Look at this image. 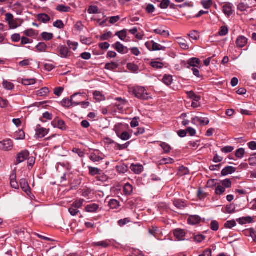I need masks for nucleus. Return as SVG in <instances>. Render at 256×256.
<instances>
[{
    "mask_svg": "<svg viewBox=\"0 0 256 256\" xmlns=\"http://www.w3.org/2000/svg\"><path fill=\"white\" fill-rule=\"evenodd\" d=\"M131 92L134 96L142 100H148L151 98L150 94L148 93L144 87L138 86L134 87L131 89Z\"/></svg>",
    "mask_w": 256,
    "mask_h": 256,
    "instance_id": "obj_1",
    "label": "nucleus"
},
{
    "mask_svg": "<svg viewBox=\"0 0 256 256\" xmlns=\"http://www.w3.org/2000/svg\"><path fill=\"white\" fill-rule=\"evenodd\" d=\"M6 20L8 22L10 28H16L20 26L21 21L18 19H14V16L10 13L6 14Z\"/></svg>",
    "mask_w": 256,
    "mask_h": 256,
    "instance_id": "obj_2",
    "label": "nucleus"
},
{
    "mask_svg": "<svg viewBox=\"0 0 256 256\" xmlns=\"http://www.w3.org/2000/svg\"><path fill=\"white\" fill-rule=\"evenodd\" d=\"M77 96H79L80 97L82 96V95L80 93H76L73 94L70 99L68 98H65L62 100V104L64 106H66L67 108H69L70 106H78V102L75 101L74 98H76Z\"/></svg>",
    "mask_w": 256,
    "mask_h": 256,
    "instance_id": "obj_3",
    "label": "nucleus"
},
{
    "mask_svg": "<svg viewBox=\"0 0 256 256\" xmlns=\"http://www.w3.org/2000/svg\"><path fill=\"white\" fill-rule=\"evenodd\" d=\"M13 142L10 139H6L0 142V150L3 151H10L12 149Z\"/></svg>",
    "mask_w": 256,
    "mask_h": 256,
    "instance_id": "obj_4",
    "label": "nucleus"
},
{
    "mask_svg": "<svg viewBox=\"0 0 256 256\" xmlns=\"http://www.w3.org/2000/svg\"><path fill=\"white\" fill-rule=\"evenodd\" d=\"M172 233L175 238L176 240L182 241L185 240L186 232L184 230L176 228L172 230Z\"/></svg>",
    "mask_w": 256,
    "mask_h": 256,
    "instance_id": "obj_5",
    "label": "nucleus"
},
{
    "mask_svg": "<svg viewBox=\"0 0 256 256\" xmlns=\"http://www.w3.org/2000/svg\"><path fill=\"white\" fill-rule=\"evenodd\" d=\"M52 125L54 128H58L61 130H65L67 128V126L65 122L62 119L58 118H56L52 122Z\"/></svg>",
    "mask_w": 256,
    "mask_h": 256,
    "instance_id": "obj_6",
    "label": "nucleus"
},
{
    "mask_svg": "<svg viewBox=\"0 0 256 256\" xmlns=\"http://www.w3.org/2000/svg\"><path fill=\"white\" fill-rule=\"evenodd\" d=\"M35 130L36 136L42 138H44L49 132L50 129L42 128L40 124H38L36 126Z\"/></svg>",
    "mask_w": 256,
    "mask_h": 256,
    "instance_id": "obj_7",
    "label": "nucleus"
},
{
    "mask_svg": "<svg viewBox=\"0 0 256 256\" xmlns=\"http://www.w3.org/2000/svg\"><path fill=\"white\" fill-rule=\"evenodd\" d=\"M58 50L60 56L62 58H68L71 56V52L66 46H60Z\"/></svg>",
    "mask_w": 256,
    "mask_h": 256,
    "instance_id": "obj_8",
    "label": "nucleus"
},
{
    "mask_svg": "<svg viewBox=\"0 0 256 256\" xmlns=\"http://www.w3.org/2000/svg\"><path fill=\"white\" fill-rule=\"evenodd\" d=\"M30 156V152L27 150L22 151L18 154L16 164L24 162Z\"/></svg>",
    "mask_w": 256,
    "mask_h": 256,
    "instance_id": "obj_9",
    "label": "nucleus"
},
{
    "mask_svg": "<svg viewBox=\"0 0 256 256\" xmlns=\"http://www.w3.org/2000/svg\"><path fill=\"white\" fill-rule=\"evenodd\" d=\"M146 46L150 50H161L162 48L161 45L154 42L152 40L146 42Z\"/></svg>",
    "mask_w": 256,
    "mask_h": 256,
    "instance_id": "obj_10",
    "label": "nucleus"
},
{
    "mask_svg": "<svg viewBox=\"0 0 256 256\" xmlns=\"http://www.w3.org/2000/svg\"><path fill=\"white\" fill-rule=\"evenodd\" d=\"M192 122L194 124L200 126H206L208 124V120L202 117L196 116L192 118Z\"/></svg>",
    "mask_w": 256,
    "mask_h": 256,
    "instance_id": "obj_11",
    "label": "nucleus"
},
{
    "mask_svg": "<svg viewBox=\"0 0 256 256\" xmlns=\"http://www.w3.org/2000/svg\"><path fill=\"white\" fill-rule=\"evenodd\" d=\"M16 170H14L12 171V174L10 176V184L11 186L15 189H18L19 186L18 182L16 180Z\"/></svg>",
    "mask_w": 256,
    "mask_h": 256,
    "instance_id": "obj_12",
    "label": "nucleus"
},
{
    "mask_svg": "<svg viewBox=\"0 0 256 256\" xmlns=\"http://www.w3.org/2000/svg\"><path fill=\"white\" fill-rule=\"evenodd\" d=\"M232 6V4L228 3L224 4L222 7V11L228 17L232 16L234 13Z\"/></svg>",
    "mask_w": 256,
    "mask_h": 256,
    "instance_id": "obj_13",
    "label": "nucleus"
},
{
    "mask_svg": "<svg viewBox=\"0 0 256 256\" xmlns=\"http://www.w3.org/2000/svg\"><path fill=\"white\" fill-rule=\"evenodd\" d=\"M20 186L22 190L28 194L30 192V188L27 180L24 178H22L20 180Z\"/></svg>",
    "mask_w": 256,
    "mask_h": 256,
    "instance_id": "obj_14",
    "label": "nucleus"
},
{
    "mask_svg": "<svg viewBox=\"0 0 256 256\" xmlns=\"http://www.w3.org/2000/svg\"><path fill=\"white\" fill-rule=\"evenodd\" d=\"M188 68H198L200 64V60L198 58H193L188 60Z\"/></svg>",
    "mask_w": 256,
    "mask_h": 256,
    "instance_id": "obj_15",
    "label": "nucleus"
},
{
    "mask_svg": "<svg viewBox=\"0 0 256 256\" xmlns=\"http://www.w3.org/2000/svg\"><path fill=\"white\" fill-rule=\"evenodd\" d=\"M236 168L231 166H227L225 167L222 171L221 174L222 176H226L228 174L234 173L236 171Z\"/></svg>",
    "mask_w": 256,
    "mask_h": 256,
    "instance_id": "obj_16",
    "label": "nucleus"
},
{
    "mask_svg": "<svg viewBox=\"0 0 256 256\" xmlns=\"http://www.w3.org/2000/svg\"><path fill=\"white\" fill-rule=\"evenodd\" d=\"M236 221L241 225H244L246 224H250L254 222L253 218L250 216L240 218H238Z\"/></svg>",
    "mask_w": 256,
    "mask_h": 256,
    "instance_id": "obj_17",
    "label": "nucleus"
},
{
    "mask_svg": "<svg viewBox=\"0 0 256 256\" xmlns=\"http://www.w3.org/2000/svg\"><path fill=\"white\" fill-rule=\"evenodd\" d=\"M201 220V218L198 216H189L188 222L190 224L194 225L198 224Z\"/></svg>",
    "mask_w": 256,
    "mask_h": 256,
    "instance_id": "obj_18",
    "label": "nucleus"
},
{
    "mask_svg": "<svg viewBox=\"0 0 256 256\" xmlns=\"http://www.w3.org/2000/svg\"><path fill=\"white\" fill-rule=\"evenodd\" d=\"M123 192L126 196H130L133 192V186L130 183H126L123 188Z\"/></svg>",
    "mask_w": 256,
    "mask_h": 256,
    "instance_id": "obj_19",
    "label": "nucleus"
},
{
    "mask_svg": "<svg viewBox=\"0 0 256 256\" xmlns=\"http://www.w3.org/2000/svg\"><path fill=\"white\" fill-rule=\"evenodd\" d=\"M99 205L96 204H92L87 205L85 208V210L88 212H95L99 208Z\"/></svg>",
    "mask_w": 256,
    "mask_h": 256,
    "instance_id": "obj_20",
    "label": "nucleus"
},
{
    "mask_svg": "<svg viewBox=\"0 0 256 256\" xmlns=\"http://www.w3.org/2000/svg\"><path fill=\"white\" fill-rule=\"evenodd\" d=\"M108 206L111 209L116 210L120 206V204L118 200L115 199H112L108 202Z\"/></svg>",
    "mask_w": 256,
    "mask_h": 256,
    "instance_id": "obj_21",
    "label": "nucleus"
},
{
    "mask_svg": "<svg viewBox=\"0 0 256 256\" xmlns=\"http://www.w3.org/2000/svg\"><path fill=\"white\" fill-rule=\"evenodd\" d=\"M110 143L112 144L114 143L116 144L115 149L117 150H122L126 148L130 145V142H127L125 144H120L118 143L114 142V140H110Z\"/></svg>",
    "mask_w": 256,
    "mask_h": 256,
    "instance_id": "obj_22",
    "label": "nucleus"
},
{
    "mask_svg": "<svg viewBox=\"0 0 256 256\" xmlns=\"http://www.w3.org/2000/svg\"><path fill=\"white\" fill-rule=\"evenodd\" d=\"M159 2L158 6L162 9H166L170 5V0H154Z\"/></svg>",
    "mask_w": 256,
    "mask_h": 256,
    "instance_id": "obj_23",
    "label": "nucleus"
},
{
    "mask_svg": "<svg viewBox=\"0 0 256 256\" xmlns=\"http://www.w3.org/2000/svg\"><path fill=\"white\" fill-rule=\"evenodd\" d=\"M247 38L244 36H241L238 38L236 43L238 46L240 48L244 47L247 43Z\"/></svg>",
    "mask_w": 256,
    "mask_h": 256,
    "instance_id": "obj_24",
    "label": "nucleus"
},
{
    "mask_svg": "<svg viewBox=\"0 0 256 256\" xmlns=\"http://www.w3.org/2000/svg\"><path fill=\"white\" fill-rule=\"evenodd\" d=\"M130 168L136 174H140L143 170V166L140 164H132Z\"/></svg>",
    "mask_w": 256,
    "mask_h": 256,
    "instance_id": "obj_25",
    "label": "nucleus"
},
{
    "mask_svg": "<svg viewBox=\"0 0 256 256\" xmlns=\"http://www.w3.org/2000/svg\"><path fill=\"white\" fill-rule=\"evenodd\" d=\"M50 92V90L48 88L44 87L36 91V95L39 96H46Z\"/></svg>",
    "mask_w": 256,
    "mask_h": 256,
    "instance_id": "obj_26",
    "label": "nucleus"
},
{
    "mask_svg": "<svg viewBox=\"0 0 256 256\" xmlns=\"http://www.w3.org/2000/svg\"><path fill=\"white\" fill-rule=\"evenodd\" d=\"M118 67V64L115 62L106 63L105 65V69L109 70H114Z\"/></svg>",
    "mask_w": 256,
    "mask_h": 256,
    "instance_id": "obj_27",
    "label": "nucleus"
},
{
    "mask_svg": "<svg viewBox=\"0 0 256 256\" xmlns=\"http://www.w3.org/2000/svg\"><path fill=\"white\" fill-rule=\"evenodd\" d=\"M190 172V170L188 168L184 166H180L178 172V175L179 176H182L186 174H188Z\"/></svg>",
    "mask_w": 256,
    "mask_h": 256,
    "instance_id": "obj_28",
    "label": "nucleus"
},
{
    "mask_svg": "<svg viewBox=\"0 0 256 256\" xmlns=\"http://www.w3.org/2000/svg\"><path fill=\"white\" fill-rule=\"evenodd\" d=\"M38 20L43 22H46L50 20V17L45 14H38Z\"/></svg>",
    "mask_w": 256,
    "mask_h": 256,
    "instance_id": "obj_29",
    "label": "nucleus"
},
{
    "mask_svg": "<svg viewBox=\"0 0 256 256\" xmlns=\"http://www.w3.org/2000/svg\"><path fill=\"white\" fill-rule=\"evenodd\" d=\"M116 169L117 171L120 174H124L128 170V166L124 164H122L118 166H117Z\"/></svg>",
    "mask_w": 256,
    "mask_h": 256,
    "instance_id": "obj_30",
    "label": "nucleus"
},
{
    "mask_svg": "<svg viewBox=\"0 0 256 256\" xmlns=\"http://www.w3.org/2000/svg\"><path fill=\"white\" fill-rule=\"evenodd\" d=\"M117 136L123 140H127L130 138V135L127 132H124L121 134L116 132Z\"/></svg>",
    "mask_w": 256,
    "mask_h": 256,
    "instance_id": "obj_31",
    "label": "nucleus"
},
{
    "mask_svg": "<svg viewBox=\"0 0 256 256\" xmlns=\"http://www.w3.org/2000/svg\"><path fill=\"white\" fill-rule=\"evenodd\" d=\"M88 168L89 170V174L92 176H94L100 174V170L97 168L88 166Z\"/></svg>",
    "mask_w": 256,
    "mask_h": 256,
    "instance_id": "obj_32",
    "label": "nucleus"
},
{
    "mask_svg": "<svg viewBox=\"0 0 256 256\" xmlns=\"http://www.w3.org/2000/svg\"><path fill=\"white\" fill-rule=\"evenodd\" d=\"M172 76L170 75L166 74L164 76L162 79L163 82L168 86H170L172 84Z\"/></svg>",
    "mask_w": 256,
    "mask_h": 256,
    "instance_id": "obj_33",
    "label": "nucleus"
},
{
    "mask_svg": "<svg viewBox=\"0 0 256 256\" xmlns=\"http://www.w3.org/2000/svg\"><path fill=\"white\" fill-rule=\"evenodd\" d=\"M84 202H85V200L84 199H80V200L74 201L72 204L71 206H73V208H75L77 209H78L82 206V205Z\"/></svg>",
    "mask_w": 256,
    "mask_h": 256,
    "instance_id": "obj_34",
    "label": "nucleus"
},
{
    "mask_svg": "<svg viewBox=\"0 0 256 256\" xmlns=\"http://www.w3.org/2000/svg\"><path fill=\"white\" fill-rule=\"evenodd\" d=\"M110 245V242L108 240H104L94 242V246H102L104 248H108Z\"/></svg>",
    "mask_w": 256,
    "mask_h": 256,
    "instance_id": "obj_35",
    "label": "nucleus"
},
{
    "mask_svg": "<svg viewBox=\"0 0 256 256\" xmlns=\"http://www.w3.org/2000/svg\"><path fill=\"white\" fill-rule=\"evenodd\" d=\"M128 69L133 72H138L139 68L138 66L134 63H128L127 64Z\"/></svg>",
    "mask_w": 256,
    "mask_h": 256,
    "instance_id": "obj_36",
    "label": "nucleus"
},
{
    "mask_svg": "<svg viewBox=\"0 0 256 256\" xmlns=\"http://www.w3.org/2000/svg\"><path fill=\"white\" fill-rule=\"evenodd\" d=\"M238 10L241 12L246 11L250 8L247 4L241 2L237 6Z\"/></svg>",
    "mask_w": 256,
    "mask_h": 256,
    "instance_id": "obj_37",
    "label": "nucleus"
},
{
    "mask_svg": "<svg viewBox=\"0 0 256 256\" xmlns=\"http://www.w3.org/2000/svg\"><path fill=\"white\" fill-rule=\"evenodd\" d=\"M174 204L176 207L180 209H182L185 208L186 204L184 202H182L180 200H174Z\"/></svg>",
    "mask_w": 256,
    "mask_h": 256,
    "instance_id": "obj_38",
    "label": "nucleus"
},
{
    "mask_svg": "<svg viewBox=\"0 0 256 256\" xmlns=\"http://www.w3.org/2000/svg\"><path fill=\"white\" fill-rule=\"evenodd\" d=\"M90 159L93 162H98L103 160V158L95 153H92L90 156Z\"/></svg>",
    "mask_w": 256,
    "mask_h": 256,
    "instance_id": "obj_39",
    "label": "nucleus"
},
{
    "mask_svg": "<svg viewBox=\"0 0 256 256\" xmlns=\"http://www.w3.org/2000/svg\"><path fill=\"white\" fill-rule=\"evenodd\" d=\"M80 41L82 43L86 45H90L92 43V39L91 38H86L83 36L80 37Z\"/></svg>",
    "mask_w": 256,
    "mask_h": 256,
    "instance_id": "obj_40",
    "label": "nucleus"
},
{
    "mask_svg": "<svg viewBox=\"0 0 256 256\" xmlns=\"http://www.w3.org/2000/svg\"><path fill=\"white\" fill-rule=\"evenodd\" d=\"M2 86L4 88L8 90H12L14 87L12 83L6 80H4Z\"/></svg>",
    "mask_w": 256,
    "mask_h": 256,
    "instance_id": "obj_41",
    "label": "nucleus"
},
{
    "mask_svg": "<svg viewBox=\"0 0 256 256\" xmlns=\"http://www.w3.org/2000/svg\"><path fill=\"white\" fill-rule=\"evenodd\" d=\"M36 83V80L34 78L22 79V84L24 86H30Z\"/></svg>",
    "mask_w": 256,
    "mask_h": 256,
    "instance_id": "obj_42",
    "label": "nucleus"
},
{
    "mask_svg": "<svg viewBox=\"0 0 256 256\" xmlns=\"http://www.w3.org/2000/svg\"><path fill=\"white\" fill-rule=\"evenodd\" d=\"M245 154V150L244 148L238 149L235 152L236 156L238 158H242Z\"/></svg>",
    "mask_w": 256,
    "mask_h": 256,
    "instance_id": "obj_43",
    "label": "nucleus"
},
{
    "mask_svg": "<svg viewBox=\"0 0 256 256\" xmlns=\"http://www.w3.org/2000/svg\"><path fill=\"white\" fill-rule=\"evenodd\" d=\"M210 229L213 231H218L219 229V223L216 220H212L210 224Z\"/></svg>",
    "mask_w": 256,
    "mask_h": 256,
    "instance_id": "obj_44",
    "label": "nucleus"
},
{
    "mask_svg": "<svg viewBox=\"0 0 256 256\" xmlns=\"http://www.w3.org/2000/svg\"><path fill=\"white\" fill-rule=\"evenodd\" d=\"M187 94L188 96L190 98H192L194 101L198 102V100H200V97L199 96H196L192 91L187 92Z\"/></svg>",
    "mask_w": 256,
    "mask_h": 256,
    "instance_id": "obj_45",
    "label": "nucleus"
},
{
    "mask_svg": "<svg viewBox=\"0 0 256 256\" xmlns=\"http://www.w3.org/2000/svg\"><path fill=\"white\" fill-rule=\"evenodd\" d=\"M150 66L154 68L161 69L164 67V64L160 62L154 61L151 62Z\"/></svg>",
    "mask_w": 256,
    "mask_h": 256,
    "instance_id": "obj_46",
    "label": "nucleus"
},
{
    "mask_svg": "<svg viewBox=\"0 0 256 256\" xmlns=\"http://www.w3.org/2000/svg\"><path fill=\"white\" fill-rule=\"evenodd\" d=\"M236 225L234 220L227 221L224 224V227L226 228H232Z\"/></svg>",
    "mask_w": 256,
    "mask_h": 256,
    "instance_id": "obj_47",
    "label": "nucleus"
},
{
    "mask_svg": "<svg viewBox=\"0 0 256 256\" xmlns=\"http://www.w3.org/2000/svg\"><path fill=\"white\" fill-rule=\"evenodd\" d=\"M37 50L40 52L46 51L47 46L44 42H40L36 46Z\"/></svg>",
    "mask_w": 256,
    "mask_h": 256,
    "instance_id": "obj_48",
    "label": "nucleus"
},
{
    "mask_svg": "<svg viewBox=\"0 0 256 256\" xmlns=\"http://www.w3.org/2000/svg\"><path fill=\"white\" fill-rule=\"evenodd\" d=\"M226 191V188L220 185L218 186L215 189V193L217 195H221Z\"/></svg>",
    "mask_w": 256,
    "mask_h": 256,
    "instance_id": "obj_49",
    "label": "nucleus"
},
{
    "mask_svg": "<svg viewBox=\"0 0 256 256\" xmlns=\"http://www.w3.org/2000/svg\"><path fill=\"white\" fill-rule=\"evenodd\" d=\"M114 46V48L118 52L121 53L124 52V47L120 42H116Z\"/></svg>",
    "mask_w": 256,
    "mask_h": 256,
    "instance_id": "obj_50",
    "label": "nucleus"
},
{
    "mask_svg": "<svg viewBox=\"0 0 256 256\" xmlns=\"http://www.w3.org/2000/svg\"><path fill=\"white\" fill-rule=\"evenodd\" d=\"M197 196L198 198L202 200L207 196V194L204 192L201 188H200L198 191Z\"/></svg>",
    "mask_w": 256,
    "mask_h": 256,
    "instance_id": "obj_51",
    "label": "nucleus"
},
{
    "mask_svg": "<svg viewBox=\"0 0 256 256\" xmlns=\"http://www.w3.org/2000/svg\"><path fill=\"white\" fill-rule=\"evenodd\" d=\"M160 146L164 150V153H168L172 150L170 146L166 142H162L160 144Z\"/></svg>",
    "mask_w": 256,
    "mask_h": 256,
    "instance_id": "obj_52",
    "label": "nucleus"
},
{
    "mask_svg": "<svg viewBox=\"0 0 256 256\" xmlns=\"http://www.w3.org/2000/svg\"><path fill=\"white\" fill-rule=\"evenodd\" d=\"M248 162L250 166H256V153L250 156V157L248 158Z\"/></svg>",
    "mask_w": 256,
    "mask_h": 256,
    "instance_id": "obj_53",
    "label": "nucleus"
},
{
    "mask_svg": "<svg viewBox=\"0 0 256 256\" xmlns=\"http://www.w3.org/2000/svg\"><path fill=\"white\" fill-rule=\"evenodd\" d=\"M67 44L70 49L76 50L78 46V43L76 42H72L70 40H68Z\"/></svg>",
    "mask_w": 256,
    "mask_h": 256,
    "instance_id": "obj_54",
    "label": "nucleus"
},
{
    "mask_svg": "<svg viewBox=\"0 0 256 256\" xmlns=\"http://www.w3.org/2000/svg\"><path fill=\"white\" fill-rule=\"evenodd\" d=\"M225 208L226 213L232 214L235 212V207L232 204L227 205Z\"/></svg>",
    "mask_w": 256,
    "mask_h": 256,
    "instance_id": "obj_55",
    "label": "nucleus"
},
{
    "mask_svg": "<svg viewBox=\"0 0 256 256\" xmlns=\"http://www.w3.org/2000/svg\"><path fill=\"white\" fill-rule=\"evenodd\" d=\"M222 186L226 188H230L232 186V182L230 179L226 178L222 182Z\"/></svg>",
    "mask_w": 256,
    "mask_h": 256,
    "instance_id": "obj_56",
    "label": "nucleus"
},
{
    "mask_svg": "<svg viewBox=\"0 0 256 256\" xmlns=\"http://www.w3.org/2000/svg\"><path fill=\"white\" fill-rule=\"evenodd\" d=\"M130 222V218H125L118 221V224L120 226H123Z\"/></svg>",
    "mask_w": 256,
    "mask_h": 256,
    "instance_id": "obj_57",
    "label": "nucleus"
},
{
    "mask_svg": "<svg viewBox=\"0 0 256 256\" xmlns=\"http://www.w3.org/2000/svg\"><path fill=\"white\" fill-rule=\"evenodd\" d=\"M42 37L45 40H49L53 38L52 33H42Z\"/></svg>",
    "mask_w": 256,
    "mask_h": 256,
    "instance_id": "obj_58",
    "label": "nucleus"
},
{
    "mask_svg": "<svg viewBox=\"0 0 256 256\" xmlns=\"http://www.w3.org/2000/svg\"><path fill=\"white\" fill-rule=\"evenodd\" d=\"M145 9L148 14H152L156 10L154 6L150 4H148Z\"/></svg>",
    "mask_w": 256,
    "mask_h": 256,
    "instance_id": "obj_59",
    "label": "nucleus"
},
{
    "mask_svg": "<svg viewBox=\"0 0 256 256\" xmlns=\"http://www.w3.org/2000/svg\"><path fill=\"white\" fill-rule=\"evenodd\" d=\"M98 8L96 6H90L88 10V12L90 14H94L98 13Z\"/></svg>",
    "mask_w": 256,
    "mask_h": 256,
    "instance_id": "obj_60",
    "label": "nucleus"
},
{
    "mask_svg": "<svg viewBox=\"0 0 256 256\" xmlns=\"http://www.w3.org/2000/svg\"><path fill=\"white\" fill-rule=\"evenodd\" d=\"M70 9L69 7L64 6V5L60 4L57 6L56 10L60 12H67Z\"/></svg>",
    "mask_w": 256,
    "mask_h": 256,
    "instance_id": "obj_61",
    "label": "nucleus"
},
{
    "mask_svg": "<svg viewBox=\"0 0 256 256\" xmlns=\"http://www.w3.org/2000/svg\"><path fill=\"white\" fill-rule=\"evenodd\" d=\"M206 238V236L202 234L195 235L194 236V241L198 242H200Z\"/></svg>",
    "mask_w": 256,
    "mask_h": 256,
    "instance_id": "obj_62",
    "label": "nucleus"
},
{
    "mask_svg": "<svg viewBox=\"0 0 256 256\" xmlns=\"http://www.w3.org/2000/svg\"><path fill=\"white\" fill-rule=\"evenodd\" d=\"M72 152L76 153L78 155V156L80 158H82L84 156L85 153L82 150L78 148H74L72 150Z\"/></svg>",
    "mask_w": 256,
    "mask_h": 256,
    "instance_id": "obj_63",
    "label": "nucleus"
},
{
    "mask_svg": "<svg viewBox=\"0 0 256 256\" xmlns=\"http://www.w3.org/2000/svg\"><path fill=\"white\" fill-rule=\"evenodd\" d=\"M68 212L72 216H76L78 214L80 211L78 209L73 208V206H71L68 208Z\"/></svg>",
    "mask_w": 256,
    "mask_h": 256,
    "instance_id": "obj_64",
    "label": "nucleus"
}]
</instances>
